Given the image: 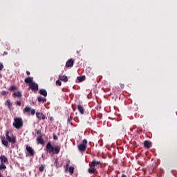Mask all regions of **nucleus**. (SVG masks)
Here are the masks:
<instances>
[{
    "label": "nucleus",
    "instance_id": "a211bd4d",
    "mask_svg": "<svg viewBox=\"0 0 177 177\" xmlns=\"http://www.w3.org/2000/svg\"><path fill=\"white\" fill-rule=\"evenodd\" d=\"M38 102H39L40 103H45V102H46V98L42 97V96H39L37 97Z\"/></svg>",
    "mask_w": 177,
    "mask_h": 177
},
{
    "label": "nucleus",
    "instance_id": "9b49d317",
    "mask_svg": "<svg viewBox=\"0 0 177 177\" xmlns=\"http://www.w3.org/2000/svg\"><path fill=\"white\" fill-rule=\"evenodd\" d=\"M144 146L147 149H150V147H151V142L150 141H149V140H145L144 142Z\"/></svg>",
    "mask_w": 177,
    "mask_h": 177
},
{
    "label": "nucleus",
    "instance_id": "c9c22d12",
    "mask_svg": "<svg viewBox=\"0 0 177 177\" xmlns=\"http://www.w3.org/2000/svg\"><path fill=\"white\" fill-rule=\"evenodd\" d=\"M26 74H27V75H30V71H27Z\"/></svg>",
    "mask_w": 177,
    "mask_h": 177
},
{
    "label": "nucleus",
    "instance_id": "ea45409f",
    "mask_svg": "<svg viewBox=\"0 0 177 177\" xmlns=\"http://www.w3.org/2000/svg\"><path fill=\"white\" fill-rule=\"evenodd\" d=\"M122 177H127V175L126 174H122Z\"/></svg>",
    "mask_w": 177,
    "mask_h": 177
},
{
    "label": "nucleus",
    "instance_id": "1a4fd4ad",
    "mask_svg": "<svg viewBox=\"0 0 177 177\" xmlns=\"http://www.w3.org/2000/svg\"><path fill=\"white\" fill-rule=\"evenodd\" d=\"M36 116L39 120H45V115L41 112H37Z\"/></svg>",
    "mask_w": 177,
    "mask_h": 177
},
{
    "label": "nucleus",
    "instance_id": "7ed1b4c3",
    "mask_svg": "<svg viewBox=\"0 0 177 177\" xmlns=\"http://www.w3.org/2000/svg\"><path fill=\"white\" fill-rule=\"evenodd\" d=\"M23 119L21 118H14V122L12 123L13 127L16 128V129H20L23 127Z\"/></svg>",
    "mask_w": 177,
    "mask_h": 177
},
{
    "label": "nucleus",
    "instance_id": "20e7f679",
    "mask_svg": "<svg viewBox=\"0 0 177 177\" xmlns=\"http://www.w3.org/2000/svg\"><path fill=\"white\" fill-rule=\"evenodd\" d=\"M86 145H88V140L86 139L83 140L82 143L78 145L79 151L84 153L86 150Z\"/></svg>",
    "mask_w": 177,
    "mask_h": 177
},
{
    "label": "nucleus",
    "instance_id": "a878e982",
    "mask_svg": "<svg viewBox=\"0 0 177 177\" xmlns=\"http://www.w3.org/2000/svg\"><path fill=\"white\" fill-rule=\"evenodd\" d=\"M45 165H41V166L39 167V171L40 172H44V169H45Z\"/></svg>",
    "mask_w": 177,
    "mask_h": 177
},
{
    "label": "nucleus",
    "instance_id": "37998d69",
    "mask_svg": "<svg viewBox=\"0 0 177 177\" xmlns=\"http://www.w3.org/2000/svg\"><path fill=\"white\" fill-rule=\"evenodd\" d=\"M0 177H2V174L0 173Z\"/></svg>",
    "mask_w": 177,
    "mask_h": 177
},
{
    "label": "nucleus",
    "instance_id": "2f4dec72",
    "mask_svg": "<svg viewBox=\"0 0 177 177\" xmlns=\"http://www.w3.org/2000/svg\"><path fill=\"white\" fill-rule=\"evenodd\" d=\"M53 139H54V140H57V139H58L57 136L54 135V136H53Z\"/></svg>",
    "mask_w": 177,
    "mask_h": 177
},
{
    "label": "nucleus",
    "instance_id": "c85d7f7f",
    "mask_svg": "<svg viewBox=\"0 0 177 177\" xmlns=\"http://www.w3.org/2000/svg\"><path fill=\"white\" fill-rule=\"evenodd\" d=\"M3 70V64L0 62V71H2Z\"/></svg>",
    "mask_w": 177,
    "mask_h": 177
},
{
    "label": "nucleus",
    "instance_id": "f8f14e48",
    "mask_svg": "<svg viewBox=\"0 0 177 177\" xmlns=\"http://www.w3.org/2000/svg\"><path fill=\"white\" fill-rule=\"evenodd\" d=\"M0 160L2 164H6V162H8V158L5 156H0Z\"/></svg>",
    "mask_w": 177,
    "mask_h": 177
},
{
    "label": "nucleus",
    "instance_id": "393cba45",
    "mask_svg": "<svg viewBox=\"0 0 177 177\" xmlns=\"http://www.w3.org/2000/svg\"><path fill=\"white\" fill-rule=\"evenodd\" d=\"M74 167H69V172L71 175H73V174H74Z\"/></svg>",
    "mask_w": 177,
    "mask_h": 177
},
{
    "label": "nucleus",
    "instance_id": "ddd939ff",
    "mask_svg": "<svg viewBox=\"0 0 177 177\" xmlns=\"http://www.w3.org/2000/svg\"><path fill=\"white\" fill-rule=\"evenodd\" d=\"M88 172L89 174H95V172H96V167L93 166V165L91 164L90 168L88 169Z\"/></svg>",
    "mask_w": 177,
    "mask_h": 177
},
{
    "label": "nucleus",
    "instance_id": "a19ab883",
    "mask_svg": "<svg viewBox=\"0 0 177 177\" xmlns=\"http://www.w3.org/2000/svg\"><path fill=\"white\" fill-rule=\"evenodd\" d=\"M4 55H8V52L5 51Z\"/></svg>",
    "mask_w": 177,
    "mask_h": 177
},
{
    "label": "nucleus",
    "instance_id": "c03bdc74",
    "mask_svg": "<svg viewBox=\"0 0 177 177\" xmlns=\"http://www.w3.org/2000/svg\"><path fill=\"white\" fill-rule=\"evenodd\" d=\"M68 121H70V118L68 119Z\"/></svg>",
    "mask_w": 177,
    "mask_h": 177
},
{
    "label": "nucleus",
    "instance_id": "4468645a",
    "mask_svg": "<svg viewBox=\"0 0 177 177\" xmlns=\"http://www.w3.org/2000/svg\"><path fill=\"white\" fill-rule=\"evenodd\" d=\"M39 93H40V95H42V96H44L45 97L48 96V92L45 89H40Z\"/></svg>",
    "mask_w": 177,
    "mask_h": 177
},
{
    "label": "nucleus",
    "instance_id": "aec40b11",
    "mask_svg": "<svg viewBox=\"0 0 177 177\" xmlns=\"http://www.w3.org/2000/svg\"><path fill=\"white\" fill-rule=\"evenodd\" d=\"M77 78L79 82H82L83 81H85V75L79 76Z\"/></svg>",
    "mask_w": 177,
    "mask_h": 177
},
{
    "label": "nucleus",
    "instance_id": "dca6fc26",
    "mask_svg": "<svg viewBox=\"0 0 177 177\" xmlns=\"http://www.w3.org/2000/svg\"><path fill=\"white\" fill-rule=\"evenodd\" d=\"M6 106L8 107L9 110L12 111V102H10V100H6Z\"/></svg>",
    "mask_w": 177,
    "mask_h": 177
},
{
    "label": "nucleus",
    "instance_id": "cd10ccee",
    "mask_svg": "<svg viewBox=\"0 0 177 177\" xmlns=\"http://www.w3.org/2000/svg\"><path fill=\"white\" fill-rule=\"evenodd\" d=\"M8 91H5V90H3V91H1V95H3V96H8Z\"/></svg>",
    "mask_w": 177,
    "mask_h": 177
},
{
    "label": "nucleus",
    "instance_id": "79ce46f5",
    "mask_svg": "<svg viewBox=\"0 0 177 177\" xmlns=\"http://www.w3.org/2000/svg\"><path fill=\"white\" fill-rule=\"evenodd\" d=\"M68 165H69V164L68 163V164H66V168H68Z\"/></svg>",
    "mask_w": 177,
    "mask_h": 177
},
{
    "label": "nucleus",
    "instance_id": "f03ea898",
    "mask_svg": "<svg viewBox=\"0 0 177 177\" xmlns=\"http://www.w3.org/2000/svg\"><path fill=\"white\" fill-rule=\"evenodd\" d=\"M46 151L49 154H59L60 153V146H53L50 142H48L46 146Z\"/></svg>",
    "mask_w": 177,
    "mask_h": 177
},
{
    "label": "nucleus",
    "instance_id": "9d476101",
    "mask_svg": "<svg viewBox=\"0 0 177 177\" xmlns=\"http://www.w3.org/2000/svg\"><path fill=\"white\" fill-rule=\"evenodd\" d=\"M37 142L39 145H44V143H45V140H44V138H42V136H39V137H37Z\"/></svg>",
    "mask_w": 177,
    "mask_h": 177
},
{
    "label": "nucleus",
    "instance_id": "58836bf2",
    "mask_svg": "<svg viewBox=\"0 0 177 177\" xmlns=\"http://www.w3.org/2000/svg\"><path fill=\"white\" fill-rule=\"evenodd\" d=\"M31 114L32 115H34V114H35V111H31Z\"/></svg>",
    "mask_w": 177,
    "mask_h": 177
},
{
    "label": "nucleus",
    "instance_id": "a18cd8bd",
    "mask_svg": "<svg viewBox=\"0 0 177 177\" xmlns=\"http://www.w3.org/2000/svg\"><path fill=\"white\" fill-rule=\"evenodd\" d=\"M1 77H2V75H0V78H1Z\"/></svg>",
    "mask_w": 177,
    "mask_h": 177
},
{
    "label": "nucleus",
    "instance_id": "b1692460",
    "mask_svg": "<svg viewBox=\"0 0 177 177\" xmlns=\"http://www.w3.org/2000/svg\"><path fill=\"white\" fill-rule=\"evenodd\" d=\"M77 110H79V111H84V106L81 104L77 105Z\"/></svg>",
    "mask_w": 177,
    "mask_h": 177
},
{
    "label": "nucleus",
    "instance_id": "bb28decb",
    "mask_svg": "<svg viewBox=\"0 0 177 177\" xmlns=\"http://www.w3.org/2000/svg\"><path fill=\"white\" fill-rule=\"evenodd\" d=\"M16 89H17L16 86H11L9 88V91H16Z\"/></svg>",
    "mask_w": 177,
    "mask_h": 177
},
{
    "label": "nucleus",
    "instance_id": "e433bc0d",
    "mask_svg": "<svg viewBox=\"0 0 177 177\" xmlns=\"http://www.w3.org/2000/svg\"><path fill=\"white\" fill-rule=\"evenodd\" d=\"M84 111H80V114H81V115H84Z\"/></svg>",
    "mask_w": 177,
    "mask_h": 177
},
{
    "label": "nucleus",
    "instance_id": "4be33fe9",
    "mask_svg": "<svg viewBox=\"0 0 177 177\" xmlns=\"http://www.w3.org/2000/svg\"><path fill=\"white\" fill-rule=\"evenodd\" d=\"M24 111H35V109H32L29 106H26L24 109Z\"/></svg>",
    "mask_w": 177,
    "mask_h": 177
},
{
    "label": "nucleus",
    "instance_id": "39448f33",
    "mask_svg": "<svg viewBox=\"0 0 177 177\" xmlns=\"http://www.w3.org/2000/svg\"><path fill=\"white\" fill-rule=\"evenodd\" d=\"M26 151H28L30 157H34L35 155V151H34V149L32 147H30V145H26Z\"/></svg>",
    "mask_w": 177,
    "mask_h": 177
},
{
    "label": "nucleus",
    "instance_id": "6e6552de",
    "mask_svg": "<svg viewBox=\"0 0 177 177\" xmlns=\"http://www.w3.org/2000/svg\"><path fill=\"white\" fill-rule=\"evenodd\" d=\"M91 164L95 167H102V162H100V160L96 161L95 160H93L92 161Z\"/></svg>",
    "mask_w": 177,
    "mask_h": 177
},
{
    "label": "nucleus",
    "instance_id": "6ab92c4d",
    "mask_svg": "<svg viewBox=\"0 0 177 177\" xmlns=\"http://www.w3.org/2000/svg\"><path fill=\"white\" fill-rule=\"evenodd\" d=\"M59 80L64 82H67L68 81V77L66 75L60 76Z\"/></svg>",
    "mask_w": 177,
    "mask_h": 177
},
{
    "label": "nucleus",
    "instance_id": "f3484780",
    "mask_svg": "<svg viewBox=\"0 0 177 177\" xmlns=\"http://www.w3.org/2000/svg\"><path fill=\"white\" fill-rule=\"evenodd\" d=\"M26 84H29V85H31L34 82H32V77H29L25 79Z\"/></svg>",
    "mask_w": 177,
    "mask_h": 177
},
{
    "label": "nucleus",
    "instance_id": "473e14b6",
    "mask_svg": "<svg viewBox=\"0 0 177 177\" xmlns=\"http://www.w3.org/2000/svg\"><path fill=\"white\" fill-rule=\"evenodd\" d=\"M95 109H96V110H97V111L102 110V107H100V106H97Z\"/></svg>",
    "mask_w": 177,
    "mask_h": 177
},
{
    "label": "nucleus",
    "instance_id": "f257e3e1",
    "mask_svg": "<svg viewBox=\"0 0 177 177\" xmlns=\"http://www.w3.org/2000/svg\"><path fill=\"white\" fill-rule=\"evenodd\" d=\"M1 140L2 145H3V146H5L6 147H8L9 143H12L13 145H15V143L17 142L16 140V136L12 134V131L10 130H8L6 132V138L4 136H1Z\"/></svg>",
    "mask_w": 177,
    "mask_h": 177
},
{
    "label": "nucleus",
    "instance_id": "4c0bfd02",
    "mask_svg": "<svg viewBox=\"0 0 177 177\" xmlns=\"http://www.w3.org/2000/svg\"><path fill=\"white\" fill-rule=\"evenodd\" d=\"M124 84H120V87H121L122 88H124Z\"/></svg>",
    "mask_w": 177,
    "mask_h": 177
},
{
    "label": "nucleus",
    "instance_id": "c756f323",
    "mask_svg": "<svg viewBox=\"0 0 177 177\" xmlns=\"http://www.w3.org/2000/svg\"><path fill=\"white\" fill-rule=\"evenodd\" d=\"M56 84L57 85H59V86H62V82L60 80H57Z\"/></svg>",
    "mask_w": 177,
    "mask_h": 177
},
{
    "label": "nucleus",
    "instance_id": "72a5a7b5",
    "mask_svg": "<svg viewBox=\"0 0 177 177\" xmlns=\"http://www.w3.org/2000/svg\"><path fill=\"white\" fill-rule=\"evenodd\" d=\"M48 120H50V121H54L55 119H53V117H48Z\"/></svg>",
    "mask_w": 177,
    "mask_h": 177
},
{
    "label": "nucleus",
    "instance_id": "2eb2a0df",
    "mask_svg": "<svg viewBox=\"0 0 177 177\" xmlns=\"http://www.w3.org/2000/svg\"><path fill=\"white\" fill-rule=\"evenodd\" d=\"M13 97H21L22 95H21V91H17V92H14L12 94Z\"/></svg>",
    "mask_w": 177,
    "mask_h": 177
},
{
    "label": "nucleus",
    "instance_id": "f704fd0d",
    "mask_svg": "<svg viewBox=\"0 0 177 177\" xmlns=\"http://www.w3.org/2000/svg\"><path fill=\"white\" fill-rule=\"evenodd\" d=\"M37 135H41V130H38L37 132H36Z\"/></svg>",
    "mask_w": 177,
    "mask_h": 177
},
{
    "label": "nucleus",
    "instance_id": "423d86ee",
    "mask_svg": "<svg viewBox=\"0 0 177 177\" xmlns=\"http://www.w3.org/2000/svg\"><path fill=\"white\" fill-rule=\"evenodd\" d=\"M29 86L33 92H37L38 91V84L34 82L29 84Z\"/></svg>",
    "mask_w": 177,
    "mask_h": 177
},
{
    "label": "nucleus",
    "instance_id": "7c9ffc66",
    "mask_svg": "<svg viewBox=\"0 0 177 177\" xmlns=\"http://www.w3.org/2000/svg\"><path fill=\"white\" fill-rule=\"evenodd\" d=\"M15 104H17V106H21V101H17Z\"/></svg>",
    "mask_w": 177,
    "mask_h": 177
},
{
    "label": "nucleus",
    "instance_id": "0eeeda50",
    "mask_svg": "<svg viewBox=\"0 0 177 177\" xmlns=\"http://www.w3.org/2000/svg\"><path fill=\"white\" fill-rule=\"evenodd\" d=\"M74 66V60L73 59H68L66 63V67L68 68L69 67H73Z\"/></svg>",
    "mask_w": 177,
    "mask_h": 177
},
{
    "label": "nucleus",
    "instance_id": "412c9836",
    "mask_svg": "<svg viewBox=\"0 0 177 177\" xmlns=\"http://www.w3.org/2000/svg\"><path fill=\"white\" fill-rule=\"evenodd\" d=\"M95 117L97 118V120H100V118H102V113H99V112H96V113H95Z\"/></svg>",
    "mask_w": 177,
    "mask_h": 177
},
{
    "label": "nucleus",
    "instance_id": "5701e85b",
    "mask_svg": "<svg viewBox=\"0 0 177 177\" xmlns=\"http://www.w3.org/2000/svg\"><path fill=\"white\" fill-rule=\"evenodd\" d=\"M2 169H6V165H5L3 163L1 162L0 163V170Z\"/></svg>",
    "mask_w": 177,
    "mask_h": 177
}]
</instances>
